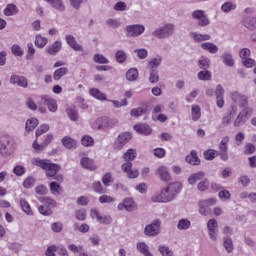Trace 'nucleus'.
<instances>
[{"label":"nucleus","mask_w":256,"mask_h":256,"mask_svg":"<svg viewBox=\"0 0 256 256\" xmlns=\"http://www.w3.org/2000/svg\"><path fill=\"white\" fill-rule=\"evenodd\" d=\"M197 189L198 191H207V189H209V180L204 179L202 181H200L197 185Z\"/></svg>","instance_id":"62"},{"label":"nucleus","mask_w":256,"mask_h":256,"mask_svg":"<svg viewBox=\"0 0 256 256\" xmlns=\"http://www.w3.org/2000/svg\"><path fill=\"white\" fill-rule=\"evenodd\" d=\"M253 115V108L246 107L244 108L234 120V127H241L247 121V116Z\"/></svg>","instance_id":"9"},{"label":"nucleus","mask_w":256,"mask_h":256,"mask_svg":"<svg viewBox=\"0 0 256 256\" xmlns=\"http://www.w3.org/2000/svg\"><path fill=\"white\" fill-rule=\"evenodd\" d=\"M121 169L124 173H127V177H129V179H137V177H139V170H133V163L131 162H125L122 164Z\"/></svg>","instance_id":"13"},{"label":"nucleus","mask_w":256,"mask_h":256,"mask_svg":"<svg viewBox=\"0 0 256 256\" xmlns=\"http://www.w3.org/2000/svg\"><path fill=\"white\" fill-rule=\"evenodd\" d=\"M66 113L70 119V121H77L79 119V111L77 110V107L70 106L66 109Z\"/></svg>","instance_id":"30"},{"label":"nucleus","mask_w":256,"mask_h":256,"mask_svg":"<svg viewBox=\"0 0 256 256\" xmlns=\"http://www.w3.org/2000/svg\"><path fill=\"white\" fill-rule=\"evenodd\" d=\"M191 228V221L189 219L182 218L178 221L177 229L179 231H187V229Z\"/></svg>","instance_id":"35"},{"label":"nucleus","mask_w":256,"mask_h":256,"mask_svg":"<svg viewBox=\"0 0 256 256\" xmlns=\"http://www.w3.org/2000/svg\"><path fill=\"white\" fill-rule=\"evenodd\" d=\"M61 47H62L61 42L56 41L52 45L47 46L46 51L49 55H57V53L61 51Z\"/></svg>","instance_id":"29"},{"label":"nucleus","mask_w":256,"mask_h":256,"mask_svg":"<svg viewBox=\"0 0 256 256\" xmlns=\"http://www.w3.org/2000/svg\"><path fill=\"white\" fill-rule=\"evenodd\" d=\"M32 165L40 167L46 171V177H55L59 171H61V166L55 163H52L51 160L34 158L32 160Z\"/></svg>","instance_id":"2"},{"label":"nucleus","mask_w":256,"mask_h":256,"mask_svg":"<svg viewBox=\"0 0 256 256\" xmlns=\"http://www.w3.org/2000/svg\"><path fill=\"white\" fill-rule=\"evenodd\" d=\"M191 116L192 121H199L201 119V107L199 105H192Z\"/></svg>","instance_id":"34"},{"label":"nucleus","mask_w":256,"mask_h":256,"mask_svg":"<svg viewBox=\"0 0 256 256\" xmlns=\"http://www.w3.org/2000/svg\"><path fill=\"white\" fill-rule=\"evenodd\" d=\"M181 189H183V184L180 182L169 183L159 193L154 194L151 201L153 203H171V201L177 199V195L181 193Z\"/></svg>","instance_id":"1"},{"label":"nucleus","mask_w":256,"mask_h":256,"mask_svg":"<svg viewBox=\"0 0 256 256\" xmlns=\"http://www.w3.org/2000/svg\"><path fill=\"white\" fill-rule=\"evenodd\" d=\"M201 49H204V51H208L209 53H212V54H215L217 53V51H219V47H217V45L211 42L202 43Z\"/></svg>","instance_id":"33"},{"label":"nucleus","mask_w":256,"mask_h":256,"mask_svg":"<svg viewBox=\"0 0 256 256\" xmlns=\"http://www.w3.org/2000/svg\"><path fill=\"white\" fill-rule=\"evenodd\" d=\"M223 247L226 249L227 253H231L233 251V240L229 237H224Z\"/></svg>","instance_id":"51"},{"label":"nucleus","mask_w":256,"mask_h":256,"mask_svg":"<svg viewBox=\"0 0 256 256\" xmlns=\"http://www.w3.org/2000/svg\"><path fill=\"white\" fill-rule=\"evenodd\" d=\"M40 103L42 105H47L48 110L51 111V113H55L57 111V100H55L47 95L41 96Z\"/></svg>","instance_id":"14"},{"label":"nucleus","mask_w":256,"mask_h":256,"mask_svg":"<svg viewBox=\"0 0 256 256\" xmlns=\"http://www.w3.org/2000/svg\"><path fill=\"white\" fill-rule=\"evenodd\" d=\"M229 144V137L226 136L224 137L221 142L219 143L218 149L219 151H217V155H219L221 161H228L229 159V147L227 146Z\"/></svg>","instance_id":"8"},{"label":"nucleus","mask_w":256,"mask_h":256,"mask_svg":"<svg viewBox=\"0 0 256 256\" xmlns=\"http://www.w3.org/2000/svg\"><path fill=\"white\" fill-rule=\"evenodd\" d=\"M90 95L92 97H95V99H99L100 101H105L106 96L103 94L99 89L97 88H92L90 89Z\"/></svg>","instance_id":"44"},{"label":"nucleus","mask_w":256,"mask_h":256,"mask_svg":"<svg viewBox=\"0 0 256 256\" xmlns=\"http://www.w3.org/2000/svg\"><path fill=\"white\" fill-rule=\"evenodd\" d=\"M115 59L118 63H125L127 61V53L123 50H118L115 53Z\"/></svg>","instance_id":"47"},{"label":"nucleus","mask_w":256,"mask_h":256,"mask_svg":"<svg viewBox=\"0 0 256 256\" xmlns=\"http://www.w3.org/2000/svg\"><path fill=\"white\" fill-rule=\"evenodd\" d=\"M61 143L65 149H77V140L71 138V136L63 137Z\"/></svg>","instance_id":"20"},{"label":"nucleus","mask_w":256,"mask_h":256,"mask_svg":"<svg viewBox=\"0 0 256 256\" xmlns=\"http://www.w3.org/2000/svg\"><path fill=\"white\" fill-rule=\"evenodd\" d=\"M186 163H189L190 165H199L201 163V160H199V157L197 156V151L192 150L188 156L185 158Z\"/></svg>","instance_id":"25"},{"label":"nucleus","mask_w":256,"mask_h":256,"mask_svg":"<svg viewBox=\"0 0 256 256\" xmlns=\"http://www.w3.org/2000/svg\"><path fill=\"white\" fill-rule=\"evenodd\" d=\"M114 11H127V3L120 1L117 2L114 7H113Z\"/></svg>","instance_id":"64"},{"label":"nucleus","mask_w":256,"mask_h":256,"mask_svg":"<svg viewBox=\"0 0 256 256\" xmlns=\"http://www.w3.org/2000/svg\"><path fill=\"white\" fill-rule=\"evenodd\" d=\"M117 125H119L117 118L102 117L93 122L92 129H95V131H105V129H113Z\"/></svg>","instance_id":"3"},{"label":"nucleus","mask_w":256,"mask_h":256,"mask_svg":"<svg viewBox=\"0 0 256 256\" xmlns=\"http://www.w3.org/2000/svg\"><path fill=\"white\" fill-rule=\"evenodd\" d=\"M26 171L27 170L21 165H17L13 168V173L17 177H23V174L26 173Z\"/></svg>","instance_id":"61"},{"label":"nucleus","mask_w":256,"mask_h":256,"mask_svg":"<svg viewBox=\"0 0 256 256\" xmlns=\"http://www.w3.org/2000/svg\"><path fill=\"white\" fill-rule=\"evenodd\" d=\"M17 13H19V10L17 9V6L15 4H8L4 9V15H6V17L17 15Z\"/></svg>","instance_id":"38"},{"label":"nucleus","mask_w":256,"mask_h":256,"mask_svg":"<svg viewBox=\"0 0 256 256\" xmlns=\"http://www.w3.org/2000/svg\"><path fill=\"white\" fill-rule=\"evenodd\" d=\"M222 63L226 65V67H234L235 60L233 59V54L231 52H224L221 56Z\"/></svg>","instance_id":"22"},{"label":"nucleus","mask_w":256,"mask_h":256,"mask_svg":"<svg viewBox=\"0 0 256 256\" xmlns=\"http://www.w3.org/2000/svg\"><path fill=\"white\" fill-rule=\"evenodd\" d=\"M47 38L42 37L41 35H37L36 39H35V45L39 48V49H43V47H45V45H47Z\"/></svg>","instance_id":"54"},{"label":"nucleus","mask_w":256,"mask_h":256,"mask_svg":"<svg viewBox=\"0 0 256 256\" xmlns=\"http://www.w3.org/2000/svg\"><path fill=\"white\" fill-rule=\"evenodd\" d=\"M126 37H141L145 33V25L132 24L125 27Z\"/></svg>","instance_id":"7"},{"label":"nucleus","mask_w":256,"mask_h":256,"mask_svg":"<svg viewBox=\"0 0 256 256\" xmlns=\"http://www.w3.org/2000/svg\"><path fill=\"white\" fill-rule=\"evenodd\" d=\"M139 77V70L137 68H131L126 72L127 81H137Z\"/></svg>","instance_id":"37"},{"label":"nucleus","mask_w":256,"mask_h":256,"mask_svg":"<svg viewBox=\"0 0 256 256\" xmlns=\"http://www.w3.org/2000/svg\"><path fill=\"white\" fill-rule=\"evenodd\" d=\"M50 191L53 193V195H61V185L57 182H51Z\"/></svg>","instance_id":"57"},{"label":"nucleus","mask_w":256,"mask_h":256,"mask_svg":"<svg viewBox=\"0 0 256 256\" xmlns=\"http://www.w3.org/2000/svg\"><path fill=\"white\" fill-rule=\"evenodd\" d=\"M231 99L234 103H237L239 107H247L249 101L247 100V96L243 94H239V92L235 91L231 93Z\"/></svg>","instance_id":"15"},{"label":"nucleus","mask_w":256,"mask_h":256,"mask_svg":"<svg viewBox=\"0 0 256 256\" xmlns=\"http://www.w3.org/2000/svg\"><path fill=\"white\" fill-rule=\"evenodd\" d=\"M136 249L144 256H153L151 251H149V246L145 242H138L136 244Z\"/></svg>","instance_id":"24"},{"label":"nucleus","mask_w":256,"mask_h":256,"mask_svg":"<svg viewBox=\"0 0 256 256\" xmlns=\"http://www.w3.org/2000/svg\"><path fill=\"white\" fill-rule=\"evenodd\" d=\"M93 62L99 63L100 65H107V63H109V59H107L103 54H95L93 56Z\"/></svg>","instance_id":"45"},{"label":"nucleus","mask_w":256,"mask_h":256,"mask_svg":"<svg viewBox=\"0 0 256 256\" xmlns=\"http://www.w3.org/2000/svg\"><path fill=\"white\" fill-rule=\"evenodd\" d=\"M40 203H43L44 205H47L48 207H57V201L44 196L39 198Z\"/></svg>","instance_id":"49"},{"label":"nucleus","mask_w":256,"mask_h":256,"mask_svg":"<svg viewBox=\"0 0 256 256\" xmlns=\"http://www.w3.org/2000/svg\"><path fill=\"white\" fill-rule=\"evenodd\" d=\"M37 125H39V120H37V118H30L26 121L25 131L31 133V131L37 128Z\"/></svg>","instance_id":"28"},{"label":"nucleus","mask_w":256,"mask_h":256,"mask_svg":"<svg viewBox=\"0 0 256 256\" xmlns=\"http://www.w3.org/2000/svg\"><path fill=\"white\" fill-rule=\"evenodd\" d=\"M131 139H133V135L130 132H123L119 134L113 143V149L121 151V149H123Z\"/></svg>","instance_id":"5"},{"label":"nucleus","mask_w":256,"mask_h":256,"mask_svg":"<svg viewBox=\"0 0 256 256\" xmlns=\"http://www.w3.org/2000/svg\"><path fill=\"white\" fill-rule=\"evenodd\" d=\"M136 158L137 150L133 148L128 149L123 155V159L124 161H126V163H131V161H135Z\"/></svg>","instance_id":"27"},{"label":"nucleus","mask_w":256,"mask_h":256,"mask_svg":"<svg viewBox=\"0 0 256 256\" xmlns=\"http://www.w3.org/2000/svg\"><path fill=\"white\" fill-rule=\"evenodd\" d=\"M51 229L53 233H61L63 231V223L62 222H54L51 224Z\"/></svg>","instance_id":"63"},{"label":"nucleus","mask_w":256,"mask_h":256,"mask_svg":"<svg viewBox=\"0 0 256 256\" xmlns=\"http://www.w3.org/2000/svg\"><path fill=\"white\" fill-rule=\"evenodd\" d=\"M10 83L12 85H18V87H23L24 89H27V87H29V82L27 81V78H25V76L12 75L10 77Z\"/></svg>","instance_id":"16"},{"label":"nucleus","mask_w":256,"mask_h":256,"mask_svg":"<svg viewBox=\"0 0 256 256\" xmlns=\"http://www.w3.org/2000/svg\"><path fill=\"white\" fill-rule=\"evenodd\" d=\"M81 144L84 147H93L95 140H93V137L86 135L81 139Z\"/></svg>","instance_id":"56"},{"label":"nucleus","mask_w":256,"mask_h":256,"mask_svg":"<svg viewBox=\"0 0 256 256\" xmlns=\"http://www.w3.org/2000/svg\"><path fill=\"white\" fill-rule=\"evenodd\" d=\"M145 113H147L146 107L133 108L130 111L131 117H141V115H145Z\"/></svg>","instance_id":"43"},{"label":"nucleus","mask_w":256,"mask_h":256,"mask_svg":"<svg viewBox=\"0 0 256 256\" xmlns=\"http://www.w3.org/2000/svg\"><path fill=\"white\" fill-rule=\"evenodd\" d=\"M20 207L26 215H33V210H31V205H29V202L25 200V198L20 199Z\"/></svg>","instance_id":"39"},{"label":"nucleus","mask_w":256,"mask_h":256,"mask_svg":"<svg viewBox=\"0 0 256 256\" xmlns=\"http://www.w3.org/2000/svg\"><path fill=\"white\" fill-rule=\"evenodd\" d=\"M158 251L162 256H173V250H171V248H169V246L166 245H160L158 246Z\"/></svg>","instance_id":"46"},{"label":"nucleus","mask_w":256,"mask_h":256,"mask_svg":"<svg viewBox=\"0 0 256 256\" xmlns=\"http://www.w3.org/2000/svg\"><path fill=\"white\" fill-rule=\"evenodd\" d=\"M192 17L193 19H196V21H198L199 27H207V25L211 23L209 21V18L205 15V11L203 10H195L192 13Z\"/></svg>","instance_id":"11"},{"label":"nucleus","mask_w":256,"mask_h":256,"mask_svg":"<svg viewBox=\"0 0 256 256\" xmlns=\"http://www.w3.org/2000/svg\"><path fill=\"white\" fill-rule=\"evenodd\" d=\"M199 213L200 215L207 216L209 213H211V209H209V206L205 205L202 201L199 202Z\"/></svg>","instance_id":"59"},{"label":"nucleus","mask_w":256,"mask_h":256,"mask_svg":"<svg viewBox=\"0 0 256 256\" xmlns=\"http://www.w3.org/2000/svg\"><path fill=\"white\" fill-rule=\"evenodd\" d=\"M38 211L41 213V215H45L47 217H49V215H53V210H51L47 204L39 206Z\"/></svg>","instance_id":"53"},{"label":"nucleus","mask_w":256,"mask_h":256,"mask_svg":"<svg viewBox=\"0 0 256 256\" xmlns=\"http://www.w3.org/2000/svg\"><path fill=\"white\" fill-rule=\"evenodd\" d=\"M156 175L161 181H164V183H169V181H171V174L169 173V169L165 166L157 168Z\"/></svg>","instance_id":"17"},{"label":"nucleus","mask_w":256,"mask_h":256,"mask_svg":"<svg viewBox=\"0 0 256 256\" xmlns=\"http://www.w3.org/2000/svg\"><path fill=\"white\" fill-rule=\"evenodd\" d=\"M208 235L211 241H217V233H219V224L217 220L210 219L207 222Z\"/></svg>","instance_id":"10"},{"label":"nucleus","mask_w":256,"mask_h":256,"mask_svg":"<svg viewBox=\"0 0 256 256\" xmlns=\"http://www.w3.org/2000/svg\"><path fill=\"white\" fill-rule=\"evenodd\" d=\"M69 73V69L67 67L58 68L54 71L53 79L54 81H59L61 77H65Z\"/></svg>","instance_id":"36"},{"label":"nucleus","mask_w":256,"mask_h":256,"mask_svg":"<svg viewBox=\"0 0 256 256\" xmlns=\"http://www.w3.org/2000/svg\"><path fill=\"white\" fill-rule=\"evenodd\" d=\"M197 77L199 81H211L212 74L209 70H202L198 72Z\"/></svg>","instance_id":"42"},{"label":"nucleus","mask_w":256,"mask_h":256,"mask_svg":"<svg viewBox=\"0 0 256 256\" xmlns=\"http://www.w3.org/2000/svg\"><path fill=\"white\" fill-rule=\"evenodd\" d=\"M204 178H205V172L200 171L190 175V177L188 178V183L189 185H195L197 181H201V179H204Z\"/></svg>","instance_id":"32"},{"label":"nucleus","mask_w":256,"mask_h":256,"mask_svg":"<svg viewBox=\"0 0 256 256\" xmlns=\"http://www.w3.org/2000/svg\"><path fill=\"white\" fill-rule=\"evenodd\" d=\"M124 209H126L128 213H133V211H137V203H135L132 198H126L123 203L118 204L119 211H123Z\"/></svg>","instance_id":"12"},{"label":"nucleus","mask_w":256,"mask_h":256,"mask_svg":"<svg viewBox=\"0 0 256 256\" xmlns=\"http://www.w3.org/2000/svg\"><path fill=\"white\" fill-rule=\"evenodd\" d=\"M149 81H150V83H159V70L158 69L150 70Z\"/></svg>","instance_id":"55"},{"label":"nucleus","mask_w":256,"mask_h":256,"mask_svg":"<svg viewBox=\"0 0 256 256\" xmlns=\"http://www.w3.org/2000/svg\"><path fill=\"white\" fill-rule=\"evenodd\" d=\"M49 131V124H42L39 128L36 129V137H41L43 133H47Z\"/></svg>","instance_id":"60"},{"label":"nucleus","mask_w":256,"mask_h":256,"mask_svg":"<svg viewBox=\"0 0 256 256\" xmlns=\"http://www.w3.org/2000/svg\"><path fill=\"white\" fill-rule=\"evenodd\" d=\"M190 37L196 43H201V41H209L211 39V35H209V34H199L197 32H191Z\"/></svg>","instance_id":"26"},{"label":"nucleus","mask_w":256,"mask_h":256,"mask_svg":"<svg viewBox=\"0 0 256 256\" xmlns=\"http://www.w3.org/2000/svg\"><path fill=\"white\" fill-rule=\"evenodd\" d=\"M92 189L95 191V193H98L99 195H103V193H106V190L103 188V184L99 181H95L92 183Z\"/></svg>","instance_id":"50"},{"label":"nucleus","mask_w":256,"mask_h":256,"mask_svg":"<svg viewBox=\"0 0 256 256\" xmlns=\"http://www.w3.org/2000/svg\"><path fill=\"white\" fill-rule=\"evenodd\" d=\"M75 217L77 221H85L87 219V211L85 209L76 210Z\"/></svg>","instance_id":"58"},{"label":"nucleus","mask_w":256,"mask_h":256,"mask_svg":"<svg viewBox=\"0 0 256 256\" xmlns=\"http://www.w3.org/2000/svg\"><path fill=\"white\" fill-rule=\"evenodd\" d=\"M217 155V150L208 149L204 151V159H206V161H213Z\"/></svg>","instance_id":"52"},{"label":"nucleus","mask_w":256,"mask_h":256,"mask_svg":"<svg viewBox=\"0 0 256 256\" xmlns=\"http://www.w3.org/2000/svg\"><path fill=\"white\" fill-rule=\"evenodd\" d=\"M134 130L140 135H151V133H153V129L147 124H136Z\"/></svg>","instance_id":"21"},{"label":"nucleus","mask_w":256,"mask_h":256,"mask_svg":"<svg viewBox=\"0 0 256 256\" xmlns=\"http://www.w3.org/2000/svg\"><path fill=\"white\" fill-rule=\"evenodd\" d=\"M80 163L84 169H88L89 171H95L97 169L95 162L91 158L84 157L81 159Z\"/></svg>","instance_id":"23"},{"label":"nucleus","mask_w":256,"mask_h":256,"mask_svg":"<svg viewBox=\"0 0 256 256\" xmlns=\"http://www.w3.org/2000/svg\"><path fill=\"white\" fill-rule=\"evenodd\" d=\"M13 138L10 136H2L0 138V153L1 155H11L13 153Z\"/></svg>","instance_id":"4"},{"label":"nucleus","mask_w":256,"mask_h":256,"mask_svg":"<svg viewBox=\"0 0 256 256\" xmlns=\"http://www.w3.org/2000/svg\"><path fill=\"white\" fill-rule=\"evenodd\" d=\"M235 9H237V4L233 2H225L221 6V11H223V13H231V11H235Z\"/></svg>","instance_id":"41"},{"label":"nucleus","mask_w":256,"mask_h":256,"mask_svg":"<svg viewBox=\"0 0 256 256\" xmlns=\"http://www.w3.org/2000/svg\"><path fill=\"white\" fill-rule=\"evenodd\" d=\"M67 45L71 47L74 51H83V46L79 43H77V40L75 39V36L73 35H66L65 37Z\"/></svg>","instance_id":"18"},{"label":"nucleus","mask_w":256,"mask_h":256,"mask_svg":"<svg viewBox=\"0 0 256 256\" xmlns=\"http://www.w3.org/2000/svg\"><path fill=\"white\" fill-rule=\"evenodd\" d=\"M243 27L249 29V31H255L256 29V18L254 16H246L242 20Z\"/></svg>","instance_id":"19"},{"label":"nucleus","mask_w":256,"mask_h":256,"mask_svg":"<svg viewBox=\"0 0 256 256\" xmlns=\"http://www.w3.org/2000/svg\"><path fill=\"white\" fill-rule=\"evenodd\" d=\"M161 233V220L155 219L151 224H148L144 228V235L146 237H157Z\"/></svg>","instance_id":"6"},{"label":"nucleus","mask_w":256,"mask_h":256,"mask_svg":"<svg viewBox=\"0 0 256 256\" xmlns=\"http://www.w3.org/2000/svg\"><path fill=\"white\" fill-rule=\"evenodd\" d=\"M211 66V60L207 57H201L198 60V67L202 70H208Z\"/></svg>","instance_id":"40"},{"label":"nucleus","mask_w":256,"mask_h":256,"mask_svg":"<svg viewBox=\"0 0 256 256\" xmlns=\"http://www.w3.org/2000/svg\"><path fill=\"white\" fill-rule=\"evenodd\" d=\"M50 5H51V7H53V9H56L57 11H60L61 13H63V11H65V4H63V0H53Z\"/></svg>","instance_id":"48"},{"label":"nucleus","mask_w":256,"mask_h":256,"mask_svg":"<svg viewBox=\"0 0 256 256\" xmlns=\"http://www.w3.org/2000/svg\"><path fill=\"white\" fill-rule=\"evenodd\" d=\"M162 33L164 35V39H169L173 33H175V25L173 24H166L161 27Z\"/></svg>","instance_id":"31"}]
</instances>
